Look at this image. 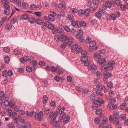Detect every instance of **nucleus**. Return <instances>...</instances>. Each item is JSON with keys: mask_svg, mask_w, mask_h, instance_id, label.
<instances>
[{"mask_svg": "<svg viewBox=\"0 0 128 128\" xmlns=\"http://www.w3.org/2000/svg\"><path fill=\"white\" fill-rule=\"evenodd\" d=\"M21 116H17L14 117L13 118L14 122L15 123H16L18 122V120H20L21 118Z\"/></svg>", "mask_w": 128, "mask_h": 128, "instance_id": "f3484780", "label": "nucleus"}, {"mask_svg": "<svg viewBox=\"0 0 128 128\" xmlns=\"http://www.w3.org/2000/svg\"><path fill=\"white\" fill-rule=\"evenodd\" d=\"M43 114V112H40L36 117V120L40 121H41L42 119Z\"/></svg>", "mask_w": 128, "mask_h": 128, "instance_id": "f8f14e48", "label": "nucleus"}, {"mask_svg": "<svg viewBox=\"0 0 128 128\" xmlns=\"http://www.w3.org/2000/svg\"><path fill=\"white\" fill-rule=\"evenodd\" d=\"M90 22L93 24H94L97 21L95 19H93L92 20L90 19Z\"/></svg>", "mask_w": 128, "mask_h": 128, "instance_id": "3c124183", "label": "nucleus"}, {"mask_svg": "<svg viewBox=\"0 0 128 128\" xmlns=\"http://www.w3.org/2000/svg\"><path fill=\"white\" fill-rule=\"evenodd\" d=\"M78 14L79 16H81L83 15H84V10H79L78 11Z\"/></svg>", "mask_w": 128, "mask_h": 128, "instance_id": "473e14b6", "label": "nucleus"}, {"mask_svg": "<svg viewBox=\"0 0 128 128\" xmlns=\"http://www.w3.org/2000/svg\"><path fill=\"white\" fill-rule=\"evenodd\" d=\"M17 19V18L16 16L14 17L13 18L11 19V23L12 24H15L16 23Z\"/></svg>", "mask_w": 128, "mask_h": 128, "instance_id": "5701e85b", "label": "nucleus"}, {"mask_svg": "<svg viewBox=\"0 0 128 128\" xmlns=\"http://www.w3.org/2000/svg\"><path fill=\"white\" fill-rule=\"evenodd\" d=\"M36 23L37 24L40 25H41L42 24V21L40 19H38L36 21Z\"/></svg>", "mask_w": 128, "mask_h": 128, "instance_id": "603ef678", "label": "nucleus"}, {"mask_svg": "<svg viewBox=\"0 0 128 128\" xmlns=\"http://www.w3.org/2000/svg\"><path fill=\"white\" fill-rule=\"evenodd\" d=\"M71 38V40L70 41H67L68 42H66V43H67V45L68 44L69 46H71L73 42L72 41V38Z\"/></svg>", "mask_w": 128, "mask_h": 128, "instance_id": "a18cd8bd", "label": "nucleus"}, {"mask_svg": "<svg viewBox=\"0 0 128 128\" xmlns=\"http://www.w3.org/2000/svg\"><path fill=\"white\" fill-rule=\"evenodd\" d=\"M95 94H92L90 96V98L91 100H93L95 99Z\"/></svg>", "mask_w": 128, "mask_h": 128, "instance_id": "49530a36", "label": "nucleus"}, {"mask_svg": "<svg viewBox=\"0 0 128 128\" xmlns=\"http://www.w3.org/2000/svg\"><path fill=\"white\" fill-rule=\"evenodd\" d=\"M4 50L5 52L8 53L10 51V48L8 47L4 48Z\"/></svg>", "mask_w": 128, "mask_h": 128, "instance_id": "e433bc0d", "label": "nucleus"}, {"mask_svg": "<svg viewBox=\"0 0 128 128\" xmlns=\"http://www.w3.org/2000/svg\"><path fill=\"white\" fill-rule=\"evenodd\" d=\"M78 35H81L83 33V32L82 30L81 29L78 30Z\"/></svg>", "mask_w": 128, "mask_h": 128, "instance_id": "09e8293b", "label": "nucleus"}, {"mask_svg": "<svg viewBox=\"0 0 128 128\" xmlns=\"http://www.w3.org/2000/svg\"><path fill=\"white\" fill-rule=\"evenodd\" d=\"M112 1L109 2V1H106L105 3V5L107 7L110 8H111L112 6Z\"/></svg>", "mask_w": 128, "mask_h": 128, "instance_id": "a211bd4d", "label": "nucleus"}, {"mask_svg": "<svg viewBox=\"0 0 128 128\" xmlns=\"http://www.w3.org/2000/svg\"><path fill=\"white\" fill-rule=\"evenodd\" d=\"M4 6L5 8V10H10V7L7 4H4Z\"/></svg>", "mask_w": 128, "mask_h": 128, "instance_id": "de8ad7c7", "label": "nucleus"}, {"mask_svg": "<svg viewBox=\"0 0 128 128\" xmlns=\"http://www.w3.org/2000/svg\"><path fill=\"white\" fill-rule=\"evenodd\" d=\"M28 15L27 14H24L22 15V18L24 20H27L28 19Z\"/></svg>", "mask_w": 128, "mask_h": 128, "instance_id": "7c9ffc66", "label": "nucleus"}, {"mask_svg": "<svg viewBox=\"0 0 128 128\" xmlns=\"http://www.w3.org/2000/svg\"><path fill=\"white\" fill-rule=\"evenodd\" d=\"M4 12L5 14L7 15H8L10 13V10H5Z\"/></svg>", "mask_w": 128, "mask_h": 128, "instance_id": "69168bd1", "label": "nucleus"}, {"mask_svg": "<svg viewBox=\"0 0 128 128\" xmlns=\"http://www.w3.org/2000/svg\"><path fill=\"white\" fill-rule=\"evenodd\" d=\"M96 113L98 114H101L102 113V110L100 109L96 110Z\"/></svg>", "mask_w": 128, "mask_h": 128, "instance_id": "37998d69", "label": "nucleus"}, {"mask_svg": "<svg viewBox=\"0 0 128 128\" xmlns=\"http://www.w3.org/2000/svg\"><path fill=\"white\" fill-rule=\"evenodd\" d=\"M92 8L90 9L87 8L85 10H84V15L86 16H87L89 15L90 14V10H92Z\"/></svg>", "mask_w": 128, "mask_h": 128, "instance_id": "dca6fc26", "label": "nucleus"}, {"mask_svg": "<svg viewBox=\"0 0 128 128\" xmlns=\"http://www.w3.org/2000/svg\"><path fill=\"white\" fill-rule=\"evenodd\" d=\"M101 56L100 54H98V53H96L94 54V57L95 58H100Z\"/></svg>", "mask_w": 128, "mask_h": 128, "instance_id": "f704fd0d", "label": "nucleus"}, {"mask_svg": "<svg viewBox=\"0 0 128 128\" xmlns=\"http://www.w3.org/2000/svg\"><path fill=\"white\" fill-rule=\"evenodd\" d=\"M112 121L113 124H118V122L119 120L116 117L112 119Z\"/></svg>", "mask_w": 128, "mask_h": 128, "instance_id": "412c9836", "label": "nucleus"}, {"mask_svg": "<svg viewBox=\"0 0 128 128\" xmlns=\"http://www.w3.org/2000/svg\"><path fill=\"white\" fill-rule=\"evenodd\" d=\"M61 41H63L65 40L70 41L71 40L70 38L64 34H60Z\"/></svg>", "mask_w": 128, "mask_h": 128, "instance_id": "6e6552de", "label": "nucleus"}, {"mask_svg": "<svg viewBox=\"0 0 128 128\" xmlns=\"http://www.w3.org/2000/svg\"><path fill=\"white\" fill-rule=\"evenodd\" d=\"M22 6L23 8L25 9H27L28 7V4L27 3L24 2L22 4Z\"/></svg>", "mask_w": 128, "mask_h": 128, "instance_id": "72a5a7b5", "label": "nucleus"}, {"mask_svg": "<svg viewBox=\"0 0 128 128\" xmlns=\"http://www.w3.org/2000/svg\"><path fill=\"white\" fill-rule=\"evenodd\" d=\"M64 29L67 32H68L70 31V28L68 26H65L64 27Z\"/></svg>", "mask_w": 128, "mask_h": 128, "instance_id": "8fccbe9b", "label": "nucleus"}, {"mask_svg": "<svg viewBox=\"0 0 128 128\" xmlns=\"http://www.w3.org/2000/svg\"><path fill=\"white\" fill-rule=\"evenodd\" d=\"M87 68L89 70H92V72L94 74L96 72L97 70L96 67V65H91L90 66H88Z\"/></svg>", "mask_w": 128, "mask_h": 128, "instance_id": "9d476101", "label": "nucleus"}, {"mask_svg": "<svg viewBox=\"0 0 128 128\" xmlns=\"http://www.w3.org/2000/svg\"><path fill=\"white\" fill-rule=\"evenodd\" d=\"M34 18L32 17L29 20V22L31 24H33L34 22Z\"/></svg>", "mask_w": 128, "mask_h": 128, "instance_id": "c03bdc74", "label": "nucleus"}, {"mask_svg": "<svg viewBox=\"0 0 128 128\" xmlns=\"http://www.w3.org/2000/svg\"><path fill=\"white\" fill-rule=\"evenodd\" d=\"M107 84L108 86L110 88H111L113 86V84L111 82H108Z\"/></svg>", "mask_w": 128, "mask_h": 128, "instance_id": "864d4df0", "label": "nucleus"}, {"mask_svg": "<svg viewBox=\"0 0 128 128\" xmlns=\"http://www.w3.org/2000/svg\"><path fill=\"white\" fill-rule=\"evenodd\" d=\"M6 28L8 30H10L12 28V26L10 24H7L6 26Z\"/></svg>", "mask_w": 128, "mask_h": 128, "instance_id": "c756f323", "label": "nucleus"}, {"mask_svg": "<svg viewBox=\"0 0 128 128\" xmlns=\"http://www.w3.org/2000/svg\"><path fill=\"white\" fill-rule=\"evenodd\" d=\"M82 94H88V89H84L82 91Z\"/></svg>", "mask_w": 128, "mask_h": 128, "instance_id": "e2e57ef3", "label": "nucleus"}, {"mask_svg": "<svg viewBox=\"0 0 128 128\" xmlns=\"http://www.w3.org/2000/svg\"><path fill=\"white\" fill-rule=\"evenodd\" d=\"M81 60L82 62L84 63V64L86 66H88L90 62V60H88V57L86 56H82Z\"/></svg>", "mask_w": 128, "mask_h": 128, "instance_id": "0eeeda50", "label": "nucleus"}, {"mask_svg": "<svg viewBox=\"0 0 128 128\" xmlns=\"http://www.w3.org/2000/svg\"><path fill=\"white\" fill-rule=\"evenodd\" d=\"M114 64V61H110L107 63L106 64H104L101 67L102 70H112L113 68V65Z\"/></svg>", "mask_w": 128, "mask_h": 128, "instance_id": "f03ea898", "label": "nucleus"}, {"mask_svg": "<svg viewBox=\"0 0 128 128\" xmlns=\"http://www.w3.org/2000/svg\"><path fill=\"white\" fill-rule=\"evenodd\" d=\"M4 61L5 62L7 63L9 62L10 61V58L8 56H6L4 58Z\"/></svg>", "mask_w": 128, "mask_h": 128, "instance_id": "a19ab883", "label": "nucleus"}, {"mask_svg": "<svg viewBox=\"0 0 128 128\" xmlns=\"http://www.w3.org/2000/svg\"><path fill=\"white\" fill-rule=\"evenodd\" d=\"M56 15V14L55 12L53 11H51L50 12V15L49 16L54 17Z\"/></svg>", "mask_w": 128, "mask_h": 128, "instance_id": "b1692460", "label": "nucleus"}, {"mask_svg": "<svg viewBox=\"0 0 128 128\" xmlns=\"http://www.w3.org/2000/svg\"><path fill=\"white\" fill-rule=\"evenodd\" d=\"M81 24V26H86V22L84 21H82L81 22H80Z\"/></svg>", "mask_w": 128, "mask_h": 128, "instance_id": "bf43d9fd", "label": "nucleus"}, {"mask_svg": "<svg viewBox=\"0 0 128 128\" xmlns=\"http://www.w3.org/2000/svg\"><path fill=\"white\" fill-rule=\"evenodd\" d=\"M66 45L67 43L66 42H64L62 44L60 47L61 48L64 49L66 48Z\"/></svg>", "mask_w": 128, "mask_h": 128, "instance_id": "bb28decb", "label": "nucleus"}, {"mask_svg": "<svg viewBox=\"0 0 128 128\" xmlns=\"http://www.w3.org/2000/svg\"><path fill=\"white\" fill-rule=\"evenodd\" d=\"M93 102L94 104L92 106V108L95 110L98 107V105L100 106L103 103V101L101 98H99L97 100L94 101Z\"/></svg>", "mask_w": 128, "mask_h": 128, "instance_id": "39448f33", "label": "nucleus"}, {"mask_svg": "<svg viewBox=\"0 0 128 128\" xmlns=\"http://www.w3.org/2000/svg\"><path fill=\"white\" fill-rule=\"evenodd\" d=\"M98 62L99 64L100 65H101L102 64H104L105 63H106V61L105 59L102 58L100 60H99L98 61Z\"/></svg>", "mask_w": 128, "mask_h": 128, "instance_id": "2eb2a0df", "label": "nucleus"}, {"mask_svg": "<svg viewBox=\"0 0 128 128\" xmlns=\"http://www.w3.org/2000/svg\"><path fill=\"white\" fill-rule=\"evenodd\" d=\"M61 108V107L60 106H58L55 113H54L53 111H52L49 114L48 119L50 120L51 123L56 127V128H60V121H56V120L58 112L59 114H61L60 116L61 118H63L66 115V113L63 112V111L65 110V108L63 107Z\"/></svg>", "mask_w": 128, "mask_h": 128, "instance_id": "f257e3e1", "label": "nucleus"}, {"mask_svg": "<svg viewBox=\"0 0 128 128\" xmlns=\"http://www.w3.org/2000/svg\"><path fill=\"white\" fill-rule=\"evenodd\" d=\"M100 2V0H94L93 2V3L94 4H97Z\"/></svg>", "mask_w": 128, "mask_h": 128, "instance_id": "0e129e2a", "label": "nucleus"}, {"mask_svg": "<svg viewBox=\"0 0 128 128\" xmlns=\"http://www.w3.org/2000/svg\"><path fill=\"white\" fill-rule=\"evenodd\" d=\"M70 119V116H67V117H64V119L63 122L65 124L68 123Z\"/></svg>", "mask_w": 128, "mask_h": 128, "instance_id": "aec40b11", "label": "nucleus"}, {"mask_svg": "<svg viewBox=\"0 0 128 128\" xmlns=\"http://www.w3.org/2000/svg\"><path fill=\"white\" fill-rule=\"evenodd\" d=\"M38 8L37 6L35 4H33L30 6V8L32 10H34Z\"/></svg>", "mask_w": 128, "mask_h": 128, "instance_id": "cd10ccee", "label": "nucleus"}, {"mask_svg": "<svg viewBox=\"0 0 128 128\" xmlns=\"http://www.w3.org/2000/svg\"><path fill=\"white\" fill-rule=\"evenodd\" d=\"M96 87L98 90H101L102 88V86L98 84L96 86Z\"/></svg>", "mask_w": 128, "mask_h": 128, "instance_id": "680f3d73", "label": "nucleus"}, {"mask_svg": "<svg viewBox=\"0 0 128 128\" xmlns=\"http://www.w3.org/2000/svg\"><path fill=\"white\" fill-rule=\"evenodd\" d=\"M54 39L55 42H58L59 40L61 41L60 35V36L58 35H56L54 36Z\"/></svg>", "mask_w": 128, "mask_h": 128, "instance_id": "6ab92c4d", "label": "nucleus"}, {"mask_svg": "<svg viewBox=\"0 0 128 128\" xmlns=\"http://www.w3.org/2000/svg\"><path fill=\"white\" fill-rule=\"evenodd\" d=\"M82 48L80 46H78L77 44H75L73 45L71 47V50L72 52H74L76 50V52L77 53H79L80 52Z\"/></svg>", "mask_w": 128, "mask_h": 128, "instance_id": "423d86ee", "label": "nucleus"}, {"mask_svg": "<svg viewBox=\"0 0 128 128\" xmlns=\"http://www.w3.org/2000/svg\"><path fill=\"white\" fill-rule=\"evenodd\" d=\"M109 96H110L111 97L112 96H113L114 94V92L112 90H110L109 92Z\"/></svg>", "mask_w": 128, "mask_h": 128, "instance_id": "338daca9", "label": "nucleus"}, {"mask_svg": "<svg viewBox=\"0 0 128 128\" xmlns=\"http://www.w3.org/2000/svg\"><path fill=\"white\" fill-rule=\"evenodd\" d=\"M4 104L6 106H8L9 105V102L8 100H6L4 102Z\"/></svg>", "mask_w": 128, "mask_h": 128, "instance_id": "13d9d810", "label": "nucleus"}, {"mask_svg": "<svg viewBox=\"0 0 128 128\" xmlns=\"http://www.w3.org/2000/svg\"><path fill=\"white\" fill-rule=\"evenodd\" d=\"M48 19L51 22H54V21L55 19L54 17L48 16Z\"/></svg>", "mask_w": 128, "mask_h": 128, "instance_id": "c9c22d12", "label": "nucleus"}, {"mask_svg": "<svg viewBox=\"0 0 128 128\" xmlns=\"http://www.w3.org/2000/svg\"><path fill=\"white\" fill-rule=\"evenodd\" d=\"M101 73L103 76L107 78L111 77L112 76L111 73L108 72L106 71H105L104 72L101 71Z\"/></svg>", "mask_w": 128, "mask_h": 128, "instance_id": "9b49d317", "label": "nucleus"}, {"mask_svg": "<svg viewBox=\"0 0 128 128\" xmlns=\"http://www.w3.org/2000/svg\"><path fill=\"white\" fill-rule=\"evenodd\" d=\"M119 114V112L117 110H115L114 112L113 115L114 116H117Z\"/></svg>", "mask_w": 128, "mask_h": 128, "instance_id": "6e6d98bb", "label": "nucleus"}, {"mask_svg": "<svg viewBox=\"0 0 128 128\" xmlns=\"http://www.w3.org/2000/svg\"><path fill=\"white\" fill-rule=\"evenodd\" d=\"M25 114L26 115L28 118H29L30 117H34L36 115V112L34 111H32V112H26Z\"/></svg>", "mask_w": 128, "mask_h": 128, "instance_id": "1a4fd4ad", "label": "nucleus"}, {"mask_svg": "<svg viewBox=\"0 0 128 128\" xmlns=\"http://www.w3.org/2000/svg\"><path fill=\"white\" fill-rule=\"evenodd\" d=\"M2 74L4 77H6L8 75L6 71V70L3 71L2 72Z\"/></svg>", "mask_w": 128, "mask_h": 128, "instance_id": "ea45409f", "label": "nucleus"}, {"mask_svg": "<svg viewBox=\"0 0 128 128\" xmlns=\"http://www.w3.org/2000/svg\"><path fill=\"white\" fill-rule=\"evenodd\" d=\"M65 15V13L63 11H61L60 12V14L58 15V18H60L61 16H64Z\"/></svg>", "mask_w": 128, "mask_h": 128, "instance_id": "c85d7f7f", "label": "nucleus"}, {"mask_svg": "<svg viewBox=\"0 0 128 128\" xmlns=\"http://www.w3.org/2000/svg\"><path fill=\"white\" fill-rule=\"evenodd\" d=\"M59 8L62 9H64L65 8L66 5L64 2H63V0H62L61 2L58 5Z\"/></svg>", "mask_w": 128, "mask_h": 128, "instance_id": "ddd939ff", "label": "nucleus"}, {"mask_svg": "<svg viewBox=\"0 0 128 128\" xmlns=\"http://www.w3.org/2000/svg\"><path fill=\"white\" fill-rule=\"evenodd\" d=\"M48 27L49 29L50 30H53L54 28V26L51 24H49L48 26Z\"/></svg>", "mask_w": 128, "mask_h": 128, "instance_id": "58836bf2", "label": "nucleus"}, {"mask_svg": "<svg viewBox=\"0 0 128 128\" xmlns=\"http://www.w3.org/2000/svg\"><path fill=\"white\" fill-rule=\"evenodd\" d=\"M89 43V46L90 47H93L96 44V43L94 41H91Z\"/></svg>", "mask_w": 128, "mask_h": 128, "instance_id": "393cba45", "label": "nucleus"}, {"mask_svg": "<svg viewBox=\"0 0 128 128\" xmlns=\"http://www.w3.org/2000/svg\"><path fill=\"white\" fill-rule=\"evenodd\" d=\"M96 16L98 18H100L101 16V14L99 12H97L95 14Z\"/></svg>", "mask_w": 128, "mask_h": 128, "instance_id": "4d7b16f0", "label": "nucleus"}, {"mask_svg": "<svg viewBox=\"0 0 128 128\" xmlns=\"http://www.w3.org/2000/svg\"><path fill=\"white\" fill-rule=\"evenodd\" d=\"M76 88L77 91L78 92H81L82 90V88L80 86L76 87Z\"/></svg>", "mask_w": 128, "mask_h": 128, "instance_id": "79ce46f5", "label": "nucleus"}, {"mask_svg": "<svg viewBox=\"0 0 128 128\" xmlns=\"http://www.w3.org/2000/svg\"><path fill=\"white\" fill-rule=\"evenodd\" d=\"M38 64L39 65L42 66H44L45 65V62L43 61H40V62Z\"/></svg>", "mask_w": 128, "mask_h": 128, "instance_id": "052dcab7", "label": "nucleus"}, {"mask_svg": "<svg viewBox=\"0 0 128 128\" xmlns=\"http://www.w3.org/2000/svg\"><path fill=\"white\" fill-rule=\"evenodd\" d=\"M15 104L14 102L12 100H10L9 102V106H10L11 107H13Z\"/></svg>", "mask_w": 128, "mask_h": 128, "instance_id": "4c0bfd02", "label": "nucleus"}, {"mask_svg": "<svg viewBox=\"0 0 128 128\" xmlns=\"http://www.w3.org/2000/svg\"><path fill=\"white\" fill-rule=\"evenodd\" d=\"M110 17L113 20H115L116 18V15L113 13H111L110 15Z\"/></svg>", "mask_w": 128, "mask_h": 128, "instance_id": "4be33fe9", "label": "nucleus"}, {"mask_svg": "<svg viewBox=\"0 0 128 128\" xmlns=\"http://www.w3.org/2000/svg\"><path fill=\"white\" fill-rule=\"evenodd\" d=\"M68 17L69 19L71 21V24L73 26H77L79 28L81 27V24L79 21H76V22L74 21V17L72 15H69Z\"/></svg>", "mask_w": 128, "mask_h": 128, "instance_id": "7ed1b4c3", "label": "nucleus"}, {"mask_svg": "<svg viewBox=\"0 0 128 128\" xmlns=\"http://www.w3.org/2000/svg\"><path fill=\"white\" fill-rule=\"evenodd\" d=\"M76 38L79 40L81 42H83L84 40V38L82 36L78 35L77 34H76Z\"/></svg>", "mask_w": 128, "mask_h": 128, "instance_id": "4468645a", "label": "nucleus"}, {"mask_svg": "<svg viewBox=\"0 0 128 128\" xmlns=\"http://www.w3.org/2000/svg\"><path fill=\"white\" fill-rule=\"evenodd\" d=\"M8 126L9 128H13L14 127V124L12 123L9 124L8 125Z\"/></svg>", "mask_w": 128, "mask_h": 128, "instance_id": "774afa93", "label": "nucleus"}, {"mask_svg": "<svg viewBox=\"0 0 128 128\" xmlns=\"http://www.w3.org/2000/svg\"><path fill=\"white\" fill-rule=\"evenodd\" d=\"M26 70L28 72H31L32 70V68L29 66H27L26 67Z\"/></svg>", "mask_w": 128, "mask_h": 128, "instance_id": "5fc2aeb1", "label": "nucleus"}, {"mask_svg": "<svg viewBox=\"0 0 128 128\" xmlns=\"http://www.w3.org/2000/svg\"><path fill=\"white\" fill-rule=\"evenodd\" d=\"M108 107L110 110H113L116 109L117 106L116 105L113 104L116 102V100L114 99H111L108 100Z\"/></svg>", "mask_w": 128, "mask_h": 128, "instance_id": "20e7f679", "label": "nucleus"}, {"mask_svg": "<svg viewBox=\"0 0 128 128\" xmlns=\"http://www.w3.org/2000/svg\"><path fill=\"white\" fill-rule=\"evenodd\" d=\"M48 98L46 96H44L43 98V101L44 103H46L47 100Z\"/></svg>", "mask_w": 128, "mask_h": 128, "instance_id": "2f4dec72", "label": "nucleus"}, {"mask_svg": "<svg viewBox=\"0 0 128 128\" xmlns=\"http://www.w3.org/2000/svg\"><path fill=\"white\" fill-rule=\"evenodd\" d=\"M80 52V53L82 55V56H86L87 55L86 52L84 50H82V49Z\"/></svg>", "mask_w": 128, "mask_h": 128, "instance_id": "a878e982", "label": "nucleus"}]
</instances>
